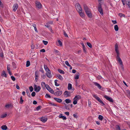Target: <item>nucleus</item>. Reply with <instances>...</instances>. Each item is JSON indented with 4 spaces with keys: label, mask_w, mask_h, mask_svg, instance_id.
I'll return each instance as SVG.
<instances>
[{
    "label": "nucleus",
    "mask_w": 130,
    "mask_h": 130,
    "mask_svg": "<svg viewBox=\"0 0 130 130\" xmlns=\"http://www.w3.org/2000/svg\"><path fill=\"white\" fill-rule=\"evenodd\" d=\"M115 50L117 56L116 57L117 60L121 65V67L123 69V65L122 61L119 56V52L118 50V46L117 43L115 44Z\"/></svg>",
    "instance_id": "nucleus-1"
},
{
    "label": "nucleus",
    "mask_w": 130,
    "mask_h": 130,
    "mask_svg": "<svg viewBox=\"0 0 130 130\" xmlns=\"http://www.w3.org/2000/svg\"><path fill=\"white\" fill-rule=\"evenodd\" d=\"M94 97L99 102L102 104L103 105H105V104L103 102V101L100 99V98L98 97L97 95L94 94L93 95Z\"/></svg>",
    "instance_id": "nucleus-2"
},
{
    "label": "nucleus",
    "mask_w": 130,
    "mask_h": 130,
    "mask_svg": "<svg viewBox=\"0 0 130 130\" xmlns=\"http://www.w3.org/2000/svg\"><path fill=\"white\" fill-rule=\"evenodd\" d=\"M94 97L99 102L102 104L103 105H105V104L103 102V101L100 99V98L98 97L97 95L94 94L93 95Z\"/></svg>",
    "instance_id": "nucleus-3"
},
{
    "label": "nucleus",
    "mask_w": 130,
    "mask_h": 130,
    "mask_svg": "<svg viewBox=\"0 0 130 130\" xmlns=\"http://www.w3.org/2000/svg\"><path fill=\"white\" fill-rule=\"evenodd\" d=\"M75 7L77 11L78 12H79L80 11H82V9L79 4L78 3H76L75 4Z\"/></svg>",
    "instance_id": "nucleus-4"
},
{
    "label": "nucleus",
    "mask_w": 130,
    "mask_h": 130,
    "mask_svg": "<svg viewBox=\"0 0 130 130\" xmlns=\"http://www.w3.org/2000/svg\"><path fill=\"white\" fill-rule=\"evenodd\" d=\"M98 10L102 15H103V9L102 7L101 4L100 3H99L98 5Z\"/></svg>",
    "instance_id": "nucleus-5"
},
{
    "label": "nucleus",
    "mask_w": 130,
    "mask_h": 130,
    "mask_svg": "<svg viewBox=\"0 0 130 130\" xmlns=\"http://www.w3.org/2000/svg\"><path fill=\"white\" fill-rule=\"evenodd\" d=\"M34 90L36 92L39 91L41 89L40 87L39 86L37 87L36 84L34 85Z\"/></svg>",
    "instance_id": "nucleus-6"
},
{
    "label": "nucleus",
    "mask_w": 130,
    "mask_h": 130,
    "mask_svg": "<svg viewBox=\"0 0 130 130\" xmlns=\"http://www.w3.org/2000/svg\"><path fill=\"white\" fill-rule=\"evenodd\" d=\"M72 93L71 92L66 91L64 93V95L66 97L70 96H71V94Z\"/></svg>",
    "instance_id": "nucleus-7"
},
{
    "label": "nucleus",
    "mask_w": 130,
    "mask_h": 130,
    "mask_svg": "<svg viewBox=\"0 0 130 130\" xmlns=\"http://www.w3.org/2000/svg\"><path fill=\"white\" fill-rule=\"evenodd\" d=\"M104 97L109 102L111 103L113 102V100L111 98L109 97L106 95H105Z\"/></svg>",
    "instance_id": "nucleus-8"
},
{
    "label": "nucleus",
    "mask_w": 130,
    "mask_h": 130,
    "mask_svg": "<svg viewBox=\"0 0 130 130\" xmlns=\"http://www.w3.org/2000/svg\"><path fill=\"white\" fill-rule=\"evenodd\" d=\"M46 89H47L48 90L50 93H51L52 94H53L54 92V91L51 88L49 85L47 84L46 86Z\"/></svg>",
    "instance_id": "nucleus-9"
},
{
    "label": "nucleus",
    "mask_w": 130,
    "mask_h": 130,
    "mask_svg": "<svg viewBox=\"0 0 130 130\" xmlns=\"http://www.w3.org/2000/svg\"><path fill=\"white\" fill-rule=\"evenodd\" d=\"M87 16L89 18H91L92 17V14L91 12L90 9L85 11Z\"/></svg>",
    "instance_id": "nucleus-10"
},
{
    "label": "nucleus",
    "mask_w": 130,
    "mask_h": 130,
    "mask_svg": "<svg viewBox=\"0 0 130 130\" xmlns=\"http://www.w3.org/2000/svg\"><path fill=\"white\" fill-rule=\"evenodd\" d=\"M36 5L37 7L39 9H40L42 7V5L41 3L39 2L36 1Z\"/></svg>",
    "instance_id": "nucleus-11"
},
{
    "label": "nucleus",
    "mask_w": 130,
    "mask_h": 130,
    "mask_svg": "<svg viewBox=\"0 0 130 130\" xmlns=\"http://www.w3.org/2000/svg\"><path fill=\"white\" fill-rule=\"evenodd\" d=\"M18 4L17 3L15 4L14 5L13 7V10L15 11H16L17 9L18 8Z\"/></svg>",
    "instance_id": "nucleus-12"
},
{
    "label": "nucleus",
    "mask_w": 130,
    "mask_h": 130,
    "mask_svg": "<svg viewBox=\"0 0 130 130\" xmlns=\"http://www.w3.org/2000/svg\"><path fill=\"white\" fill-rule=\"evenodd\" d=\"M81 99V97L80 95H76L74 98L73 99V100H75L77 101Z\"/></svg>",
    "instance_id": "nucleus-13"
},
{
    "label": "nucleus",
    "mask_w": 130,
    "mask_h": 130,
    "mask_svg": "<svg viewBox=\"0 0 130 130\" xmlns=\"http://www.w3.org/2000/svg\"><path fill=\"white\" fill-rule=\"evenodd\" d=\"M83 6L85 11H86L87 10H89L90 9L87 7V5L85 4L83 5Z\"/></svg>",
    "instance_id": "nucleus-14"
},
{
    "label": "nucleus",
    "mask_w": 130,
    "mask_h": 130,
    "mask_svg": "<svg viewBox=\"0 0 130 130\" xmlns=\"http://www.w3.org/2000/svg\"><path fill=\"white\" fill-rule=\"evenodd\" d=\"M41 121L44 123L46 122L47 120V118L46 117H42L41 118Z\"/></svg>",
    "instance_id": "nucleus-15"
},
{
    "label": "nucleus",
    "mask_w": 130,
    "mask_h": 130,
    "mask_svg": "<svg viewBox=\"0 0 130 130\" xmlns=\"http://www.w3.org/2000/svg\"><path fill=\"white\" fill-rule=\"evenodd\" d=\"M79 73L77 72L76 73V74L74 78L75 79H77L79 78Z\"/></svg>",
    "instance_id": "nucleus-16"
},
{
    "label": "nucleus",
    "mask_w": 130,
    "mask_h": 130,
    "mask_svg": "<svg viewBox=\"0 0 130 130\" xmlns=\"http://www.w3.org/2000/svg\"><path fill=\"white\" fill-rule=\"evenodd\" d=\"M54 99L57 102L59 103H61L62 101V100L60 99L56 98H54Z\"/></svg>",
    "instance_id": "nucleus-17"
},
{
    "label": "nucleus",
    "mask_w": 130,
    "mask_h": 130,
    "mask_svg": "<svg viewBox=\"0 0 130 130\" xmlns=\"http://www.w3.org/2000/svg\"><path fill=\"white\" fill-rule=\"evenodd\" d=\"M126 4L128 6L129 8H130V0H125Z\"/></svg>",
    "instance_id": "nucleus-18"
},
{
    "label": "nucleus",
    "mask_w": 130,
    "mask_h": 130,
    "mask_svg": "<svg viewBox=\"0 0 130 130\" xmlns=\"http://www.w3.org/2000/svg\"><path fill=\"white\" fill-rule=\"evenodd\" d=\"M62 114H60L59 116L60 118H62L63 120H66L67 119L66 117L64 116H62Z\"/></svg>",
    "instance_id": "nucleus-19"
},
{
    "label": "nucleus",
    "mask_w": 130,
    "mask_h": 130,
    "mask_svg": "<svg viewBox=\"0 0 130 130\" xmlns=\"http://www.w3.org/2000/svg\"><path fill=\"white\" fill-rule=\"evenodd\" d=\"M94 84L100 89H101L102 88L101 86L98 83L96 82H95L94 83Z\"/></svg>",
    "instance_id": "nucleus-20"
},
{
    "label": "nucleus",
    "mask_w": 130,
    "mask_h": 130,
    "mask_svg": "<svg viewBox=\"0 0 130 130\" xmlns=\"http://www.w3.org/2000/svg\"><path fill=\"white\" fill-rule=\"evenodd\" d=\"M1 75L3 77H7V75L6 73L4 71H3Z\"/></svg>",
    "instance_id": "nucleus-21"
},
{
    "label": "nucleus",
    "mask_w": 130,
    "mask_h": 130,
    "mask_svg": "<svg viewBox=\"0 0 130 130\" xmlns=\"http://www.w3.org/2000/svg\"><path fill=\"white\" fill-rule=\"evenodd\" d=\"M46 74L47 77L49 78L51 77L52 76L51 72H46Z\"/></svg>",
    "instance_id": "nucleus-22"
},
{
    "label": "nucleus",
    "mask_w": 130,
    "mask_h": 130,
    "mask_svg": "<svg viewBox=\"0 0 130 130\" xmlns=\"http://www.w3.org/2000/svg\"><path fill=\"white\" fill-rule=\"evenodd\" d=\"M1 128L2 130H6L7 128V127L6 125H3L1 126Z\"/></svg>",
    "instance_id": "nucleus-23"
},
{
    "label": "nucleus",
    "mask_w": 130,
    "mask_h": 130,
    "mask_svg": "<svg viewBox=\"0 0 130 130\" xmlns=\"http://www.w3.org/2000/svg\"><path fill=\"white\" fill-rule=\"evenodd\" d=\"M12 67L14 69H16L17 68V65L14 62H12Z\"/></svg>",
    "instance_id": "nucleus-24"
},
{
    "label": "nucleus",
    "mask_w": 130,
    "mask_h": 130,
    "mask_svg": "<svg viewBox=\"0 0 130 130\" xmlns=\"http://www.w3.org/2000/svg\"><path fill=\"white\" fill-rule=\"evenodd\" d=\"M79 13L80 16L82 17H84L85 14L84 13L82 12V11H80V12H78Z\"/></svg>",
    "instance_id": "nucleus-25"
},
{
    "label": "nucleus",
    "mask_w": 130,
    "mask_h": 130,
    "mask_svg": "<svg viewBox=\"0 0 130 130\" xmlns=\"http://www.w3.org/2000/svg\"><path fill=\"white\" fill-rule=\"evenodd\" d=\"M32 26L34 27V29L35 31L37 32H38V31L36 27V25L35 24H32Z\"/></svg>",
    "instance_id": "nucleus-26"
},
{
    "label": "nucleus",
    "mask_w": 130,
    "mask_h": 130,
    "mask_svg": "<svg viewBox=\"0 0 130 130\" xmlns=\"http://www.w3.org/2000/svg\"><path fill=\"white\" fill-rule=\"evenodd\" d=\"M114 29L116 31H117L119 30V27L117 25H116L114 26Z\"/></svg>",
    "instance_id": "nucleus-27"
},
{
    "label": "nucleus",
    "mask_w": 130,
    "mask_h": 130,
    "mask_svg": "<svg viewBox=\"0 0 130 130\" xmlns=\"http://www.w3.org/2000/svg\"><path fill=\"white\" fill-rule=\"evenodd\" d=\"M57 76L61 80H63V78L62 76L60 74H58L57 75Z\"/></svg>",
    "instance_id": "nucleus-28"
},
{
    "label": "nucleus",
    "mask_w": 130,
    "mask_h": 130,
    "mask_svg": "<svg viewBox=\"0 0 130 130\" xmlns=\"http://www.w3.org/2000/svg\"><path fill=\"white\" fill-rule=\"evenodd\" d=\"M65 101L67 104H68L71 102V100L69 99H66L65 100Z\"/></svg>",
    "instance_id": "nucleus-29"
},
{
    "label": "nucleus",
    "mask_w": 130,
    "mask_h": 130,
    "mask_svg": "<svg viewBox=\"0 0 130 130\" xmlns=\"http://www.w3.org/2000/svg\"><path fill=\"white\" fill-rule=\"evenodd\" d=\"M68 89L69 90L71 89H72V86L71 84L69 83L68 84Z\"/></svg>",
    "instance_id": "nucleus-30"
},
{
    "label": "nucleus",
    "mask_w": 130,
    "mask_h": 130,
    "mask_svg": "<svg viewBox=\"0 0 130 130\" xmlns=\"http://www.w3.org/2000/svg\"><path fill=\"white\" fill-rule=\"evenodd\" d=\"M98 118L101 121H102L103 119V117L102 116L100 115L99 116Z\"/></svg>",
    "instance_id": "nucleus-31"
},
{
    "label": "nucleus",
    "mask_w": 130,
    "mask_h": 130,
    "mask_svg": "<svg viewBox=\"0 0 130 130\" xmlns=\"http://www.w3.org/2000/svg\"><path fill=\"white\" fill-rule=\"evenodd\" d=\"M58 72L62 74H64V71L60 69H58Z\"/></svg>",
    "instance_id": "nucleus-32"
},
{
    "label": "nucleus",
    "mask_w": 130,
    "mask_h": 130,
    "mask_svg": "<svg viewBox=\"0 0 130 130\" xmlns=\"http://www.w3.org/2000/svg\"><path fill=\"white\" fill-rule=\"evenodd\" d=\"M87 45L90 48H92V45L89 42H87Z\"/></svg>",
    "instance_id": "nucleus-33"
},
{
    "label": "nucleus",
    "mask_w": 130,
    "mask_h": 130,
    "mask_svg": "<svg viewBox=\"0 0 130 130\" xmlns=\"http://www.w3.org/2000/svg\"><path fill=\"white\" fill-rule=\"evenodd\" d=\"M26 91L27 93V94L29 96V97H30V94L28 89H27Z\"/></svg>",
    "instance_id": "nucleus-34"
},
{
    "label": "nucleus",
    "mask_w": 130,
    "mask_h": 130,
    "mask_svg": "<svg viewBox=\"0 0 130 130\" xmlns=\"http://www.w3.org/2000/svg\"><path fill=\"white\" fill-rule=\"evenodd\" d=\"M30 62L29 61H27L26 62V66L27 67H29L30 65Z\"/></svg>",
    "instance_id": "nucleus-35"
},
{
    "label": "nucleus",
    "mask_w": 130,
    "mask_h": 130,
    "mask_svg": "<svg viewBox=\"0 0 130 130\" xmlns=\"http://www.w3.org/2000/svg\"><path fill=\"white\" fill-rule=\"evenodd\" d=\"M58 80L57 79H56L55 80V85L56 86H58L59 85V84H58L57 83V82Z\"/></svg>",
    "instance_id": "nucleus-36"
},
{
    "label": "nucleus",
    "mask_w": 130,
    "mask_h": 130,
    "mask_svg": "<svg viewBox=\"0 0 130 130\" xmlns=\"http://www.w3.org/2000/svg\"><path fill=\"white\" fill-rule=\"evenodd\" d=\"M62 91H58V94L57 95V96H60L61 95L62 93Z\"/></svg>",
    "instance_id": "nucleus-37"
},
{
    "label": "nucleus",
    "mask_w": 130,
    "mask_h": 130,
    "mask_svg": "<svg viewBox=\"0 0 130 130\" xmlns=\"http://www.w3.org/2000/svg\"><path fill=\"white\" fill-rule=\"evenodd\" d=\"M24 102V100L22 99V96H21L20 98V103L21 104H22Z\"/></svg>",
    "instance_id": "nucleus-38"
},
{
    "label": "nucleus",
    "mask_w": 130,
    "mask_h": 130,
    "mask_svg": "<svg viewBox=\"0 0 130 130\" xmlns=\"http://www.w3.org/2000/svg\"><path fill=\"white\" fill-rule=\"evenodd\" d=\"M63 35H64V36L66 37H68V36L67 34L66 33V32L64 30H63Z\"/></svg>",
    "instance_id": "nucleus-39"
},
{
    "label": "nucleus",
    "mask_w": 130,
    "mask_h": 130,
    "mask_svg": "<svg viewBox=\"0 0 130 130\" xmlns=\"http://www.w3.org/2000/svg\"><path fill=\"white\" fill-rule=\"evenodd\" d=\"M119 15L121 17H125V15L124 14H123L122 13H119Z\"/></svg>",
    "instance_id": "nucleus-40"
},
{
    "label": "nucleus",
    "mask_w": 130,
    "mask_h": 130,
    "mask_svg": "<svg viewBox=\"0 0 130 130\" xmlns=\"http://www.w3.org/2000/svg\"><path fill=\"white\" fill-rule=\"evenodd\" d=\"M7 116L6 114H3L1 116V118H4L5 117Z\"/></svg>",
    "instance_id": "nucleus-41"
},
{
    "label": "nucleus",
    "mask_w": 130,
    "mask_h": 130,
    "mask_svg": "<svg viewBox=\"0 0 130 130\" xmlns=\"http://www.w3.org/2000/svg\"><path fill=\"white\" fill-rule=\"evenodd\" d=\"M29 89L30 90V91L31 92H32L33 90V88L32 86H31L29 87Z\"/></svg>",
    "instance_id": "nucleus-42"
},
{
    "label": "nucleus",
    "mask_w": 130,
    "mask_h": 130,
    "mask_svg": "<svg viewBox=\"0 0 130 130\" xmlns=\"http://www.w3.org/2000/svg\"><path fill=\"white\" fill-rule=\"evenodd\" d=\"M127 92L128 94V97L130 98V91L129 90H127Z\"/></svg>",
    "instance_id": "nucleus-43"
},
{
    "label": "nucleus",
    "mask_w": 130,
    "mask_h": 130,
    "mask_svg": "<svg viewBox=\"0 0 130 130\" xmlns=\"http://www.w3.org/2000/svg\"><path fill=\"white\" fill-rule=\"evenodd\" d=\"M65 63L67 66L71 67V66L69 64L68 61H66L65 62Z\"/></svg>",
    "instance_id": "nucleus-44"
},
{
    "label": "nucleus",
    "mask_w": 130,
    "mask_h": 130,
    "mask_svg": "<svg viewBox=\"0 0 130 130\" xmlns=\"http://www.w3.org/2000/svg\"><path fill=\"white\" fill-rule=\"evenodd\" d=\"M42 42H43L44 44L45 45H47L48 43V42L47 41H44V40H43Z\"/></svg>",
    "instance_id": "nucleus-45"
},
{
    "label": "nucleus",
    "mask_w": 130,
    "mask_h": 130,
    "mask_svg": "<svg viewBox=\"0 0 130 130\" xmlns=\"http://www.w3.org/2000/svg\"><path fill=\"white\" fill-rule=\"evenodd\" d=\"M55 52L56 53H57L58 54V55H60V52L58 51L57 50H55Z\"/></svg>",
    "instance_id": "nucleus-46"
},
{
    "label": "nucleus",
    "mask_w": 130,
    "mask_h": 130,
    "mask_svg": "<svg viewBox=\"0 0 130 130\" xmlns=\"http://www.w3.org/2000/svg\"><path fill=\"white\" fill-rule=\"evenodd\" d=\"M58 42L59 44V45L60 46H61L62 45V43L61 42L60 40H58Z\"/></svg>",
    "instance_id": "nucleus-47"
},
{
    "label": "nucleus",
    "mask_w": 130,
    "mask_h": 130,
    "mask_svg": "<svg viewBox=\"0 0 130 130\" xmlns=\"http://www.w3.org/2000/svg\"><path fill=\"white\" fill-rule=\"evenodd\" d=\"M11 78L12 79V80L13 81H15V77L13 76H11Z\"/></svg>",
    "instance_id": "nucleus-48"
},
{
    "label": "nucleus",
    "mask_w": 130,
    "mask_h": 130,
    "mask_svg": "<svg viewBox=\"0 0 130 130\" xmlns=\"http://www.w3.org/2000/svg\"><path fill=\"white\" fill-rule=\"evenodd\" d=\"M83 48L84 52V53H87V52H86V48L85 47H83Z\"/></svg>",
    "instance_id": "nucleus-49"
},
{
    "label": "nucleus",
    "mask_w": 130,
    "mask_h": 130,
    "mask_svg": "<svg viewBox=\"0 0 130 130\" xmlns=\"http://www.w3.org/2000/svg\"><path fill=\"white\" fill-rule=\"evenodd\" d=\"M41 106H39L36 108V109L37 110H38L41 108Z\"/></svg>",
    "instance_id": "nucleus-50"
},
{
    "label": "nucleus",
    "mask_w": 130,
    "mask_h": 130,
    "mask_svg": "<svg viewBox=\"0 0 130 130\" xmlns=\"http://www.w3.org/2000/svg\"><path fill=\"white\" fill-rule=\"evenodd\" d=\"M64 104L66 105L64 107L66 109L69 110L70 109L68 108V106L65 103H64Z\"/></svg>",
    "instance_id": "nucleus-51"
},
{
    "label": "nucleus",
    "mask_w": 130,
    "mask_h": 130,
    "mask_svg": "<svg viewBox=\"0 0 130 130\" xmlns=\"http://www.w3.org/2000/svg\"><path fill=\"white\" fill-rule=\"evenodd\" d=\"M36 95V93L35 92H32L31 95L32 96L34 97Z\"/></svg>",
    "instance_id": "nucleus-52"
},
{
    "label": "nucleus",
    "mask_w": 130,
    "mask_h": 130,
    "mask_svg": "<svg viewBox=\"0 0 130 130\" xmlns=\"http://www.w3.org/2000/svg\"><path fill=\"white\" fill-rule=\"evenodd\" d=\"M45 97L46 98H51V96H50V95L49 94H46V95H45Z\"/></svg>",
    "instance_id": "nucleus-53"
},
{
    "label": "nucleus",
    "mask_w": 130,
    "mask_h": 130,
    "mask_svg": "<svg viewBox=\"0 0 130 130\" xmlns=\"http://www.w3.org/2000/svg\"><path fill=\"white\" fill-rule=\"evenodd\" d=\"M49 104L53 105L54 106H57V105L54 103H52L51 102L49 103Z\"/></svg>",
    "instance_id": "nucleus-54"
},
{
    "label": "nucleus",
    "mask_w": 130,
    "mask_h": 130,
    "mask_svg": "<svg viewBox=\"0 0 130 130\" xmlns=\"http://www.w3.org/2000/svg\"><path fill=\"white\" fill-rule=\"evenodd\" d=\"M74 101H73V104L74 105H76L77 103V101L75 100H73Z\"/></svg>",
    "instance_id": "nucleus-55"
},
{
    "label": "nucleus",
    "mask_w": 130,
    "mask_h": 130,
    "mask_svg": "<svg viewBox=\"0 0 130 130\" xmlns=\"http://www.w3.org/2000/svg\"><path fill=\"white\" fill-rule=\"evenodd\" d=\"M35 77L36 78H38V76L37 74V71H36L35 73Z\"/></svg>",
    "instance_id": "nucleus-56"
},
{
    "label": "nucleus",
    "mask_w": 130,
    "mask_h": 130,
    "mask_svg": "<svg viewBox=\"0 0 130 130\" xmlns=\"http://www.w3.org/2000/svg\"><path fill=\"white\" fill-rule=\"evenodd\" d=\"M49 29L50 30L51 32L52 33H54V32L53 30H52V28L51 27H50V28H49Z\"/></svg>",
    "instance_id": "nucleus-57"
},
{
    "label": "nucleus",
    "mask_w": 130,
    "mask_h": 130,
    "mask_svg": "<svg viewBox=\"0 0 130 130\" xmlns=\"http://www.w3.org/2000/svg\"><path fill=\"white\" fill-rule=\"evenodd\" d=\"M9 67H10L9 65H7V70L8 71L10 70V68Z\"/></svg>",
    "instance_id": "nucleus-58"
},
{
    "label": "nucleus",
    "mask_w": 130,
    "mask_h": 130,
    "mask_svg": "<svg viewBox=\"0 0 130 130\" xmlns=\"http://www.w3.org/2000/svg\"><path fill=\"white\" fill-rule=\"evenodd\" d=\"M116 128L117 130H121L120 127L118 125H117Z\"/></svg>",
    "instance_id": "nucleus-59"
},
{
    "label": "nucleus",
    "mask_w": 130,
    "mask_h": 130,
    "mask_svg": "<svg viewBox=\"0 0 130 130\" xmlns=\"http://www.w3.org/2000/svg\"><path fill=\"white\" fill-rule=\"evenodd\" d=\"M40 52L44 53L45 52V50L44 49H43L40 50Z\"/></svg>",
    "instance_id": "nucleus-60"
},
{
    "label": "nucleus",
    "mask_w": 130,
    "mask_h": 130,
    "mask_svg": "<svg viewBox=\"0 0 130 130\" xmlns=\"http://www.w3.org/2000/svg\"><path fill=\"white\" fill-rule=\"evenodd\" d=\"M41 85L42 86L43 85L44 86H45V87H46V86L47 85H46L44 82H42L41 83Z\"/></svg>",
    "instance_id": "nucleus-61"
},
{
    "label": "nucleus",
    "mask_w": 130,
    "mask_h": 130,
    "mask_svg": "<svg viewBox=\"0 0 130 130\" xmlns=\"http://www.w3.org/2000/svg\"><path fill=\"white\" fill-rule=\"evenodd\" d=\"M44 68L45 70H46L48 68L47 67V66L44 65Z\"/></svg>",
    "instance_id": "nucleus-62"
},
{
    "label": "nucleus",
    "mask_w": 130,
    "mask_h": 130,
    "mask_svg": "<svg viewBox=\"0 0 130 130\" xmlns=\"http://www.w3.org/2000/svg\"><path fill=\"white\" fill-rule=\"evenodd\" d=\"M103 123H106L107 122V121H106V119H103Z\"/></svg>",
    "instance_id": "nucleus-63"
},
{
    "label": "nucleus",
    "mask_w": 130,
    "mask_h": 130,
    "mask_svg": "<svg viewBox=\"0 0 130 130\" xmlns=\"http://www.w3.org/2000/svg\"><path fill=\"white\" fill-rule=\"evenodd\" d=\"M16 87L17 88V89L18 90L19 89H20V88L18 84H17L16 85Z\"/></svg>",
    "instance_id": "nucleus-64"
}]
</instances>
